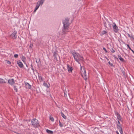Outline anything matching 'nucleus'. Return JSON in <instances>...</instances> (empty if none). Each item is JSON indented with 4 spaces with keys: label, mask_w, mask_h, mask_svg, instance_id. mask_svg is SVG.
I'll use <instances>...</instances> for the list:
<instances>
[{
    "label": "nucleus",
    "mask_w": 134,
    "mask_h": 134,
    "mask_svg": "<svg viewBox=\"0 0 134 134\" xmlns=\"http://www.w3.org/2000/svg\"><path fill=\"white\" fill-rule=\"evenodd\" d=\"M61 115L62 116L64 119H65V117H66V116H65V115L62 112H61Z\"/></svg>",
    "instance_id": "25"
},
{
    "label": "nucleus",
    "mask_w": 134,
    "mask_h": 134,
    "mask_svg": "<svg viewBox=\"0 0 134 134\" xmlns=\"http://www.w3.org/2000/svg\"><path fill=\"white\" fill-rule=\"evenodd\" d=\"M108 25H109V27L110 28H111V24H109Z\"/></svg>",
    "instance_id": "41"
},
{
    "label": "nucleus",
    "mask_w": 134,
    "mask_h": 134,
    "mask_svg": "<svg viewBox=\"0 0 134 134\" xmlns=\"http://www.w3.org/2000/svg\"><path fill=\"white\" fill-rule=\"evenodd\" d=\"M81 72L82 76H83V75L82 74V67L81 66Z\"/></svg>",
    "instance_id": "42"
},
{
    "label": "nucleus",
    "mask_w": 134,
    "mask_h": 134,
    "mask_svg": "<svg viewBox=\"0 0 134 134\" xmlns=\"http://www.w3.org/2000/svg\"><path fill=\"white\" fill-rule=\"evenodd\" d=\"M59 125L61 127H62L63 126V125L61 123L60 121L59 120Z\"/></svg>",
    "instance_id": "29"
},
{
    "label": "nucleus",
    "mask_w": 134,
    "mask_h": 134,
    "mask_svg": "<svg viewBox=\"0 0 134 134\" xmlns=\"http://www.w3.org/2000/svg\"><path fill=\"white\" fill-rule=\"evenodd\" d=\"M25 87L26 88L30 89L31 88V86L27 82H25Z\"/></svg>",
    "instance_id": "13"
},
{
    "label": "nucleus",
    "mask_w": 134,
    "mask_h": 134,
    "mask_svg": "<svg viewBox=\"0 0 134 134\" xmlns=\"http://www.w3.org/2000/svg\"><path fill=\"white\" fill-rule=\"evenodd\" d=\"M46 132L49 134H53V131L48 129L46 130Z\"/></svg>",
    "instance_id": "16"
},
{
    "label": "nucleus",
    "mask_w": 134,
    "mask_h": 134,
    "mask_svg": "<svg viewBox=\"0 0 134 134\" xmlns=\"http://www.w3.org/2000/svg\"><path fill=\"white\" fill-rule=\"evenodd\" d=\"M116 133H117V134H119V132H118V131H116Z\"/></svg>",
    "instance_id": "45"
},
{
    "label": "nucleus",
    "mask_w": 134,
    "mask_h": 134,
    "mask_svg": "<svg viewBox=\"0 0 134 134\" xmlns=\"http://www.w3.org/2000/svg\"><path fill=\"white\" fill-rule=\"evenodd\" d=\"M14 56L15 58H17L18 57V54H16L14 55Z\"/></svg>",
    "instance_id": "35"
},
{
    "label": "nucleus",
    "mask_w": 134,
    "mask_h": 134,
    "mask_svg": "<svg viewBox=\"0 0 134 134\" xmlns=\"http://www.w3.org/2000/svg\"><path fill=\"white\" fill-rule=\"evenodd\" d=\"M113 57L114 58H116V59H117V60H118V58L117 57H116V56H115V55H113Z\"/></svg>",
    "instance_id": "40"
},
{
    "label": "nucleus",
    "mask_w": 134,
    "mask_h": 134,
    "mask_svg": "<svg viewBox=\"0 0 134 134\" xmlns=\"http://www.w3.org/2000/svg\"><path fill=\"white\" fill-rule=\"evenodd\" d=\"M53 55L54 59H55L57 60V55H58V51H56L54 52L53 53Z\"/></svg>",
    "instance_id": "12"
},
{
    "label": "nucleus",
    "mask_w": 134,
    "mask_h": 134,
    "mask_svg": "<svg viewBox=\"0 0 134 134\" xmlns=\"http://www.w3.org/2000/svg\"><path fill=\"white\" fill-rule=\"evenodd\" d=\"M50 119L52 121H54L53 118L51 116H50Z\"/></svg>",
    "instance_id": "27"
},
{
    "label": "nucleus",
    "mask_w": 134,
    "mask_h": 134,
    "mask_svg": "<svg viewBox=\"0 0 134 134\" xmlns=\"http://www.w3.org/2000/svg\"><path fill=\"white\" fill-rule=\"evenodd\" d=\"M31 69L33 70V71H34V69L33 66V65L32 64L31 65Z\"/></svg>",
    "instance_id": "32"
},
{
    "label": "nucleus",
    "mask_w": 134,
    "mask_h": 134,
    "mask_svg": "<svg viewBox=\"0 0 134 134\" xmlns=\"http://www.w3.org/2000/svg\"><path fill=\"white\" fill-rule=\"evenodd\" d=\"M85 80H86L87 79V78L86 77V78H85Z\"/></svg>",
    "instance_id": "47"
},
{
    "label": "nucleus",
    "mask_w": 134,
    "mask_h": 134,
    "mask_svg": "<svg viewBox=\"0 0 134 134\" xmlns=\"http://www.w3.org/2000/svg\"><path fill=\"white\" fill-rule=\"evenodd\" d=\"M68 94L69 95L68 93L67 92V91L65 90L64 91V96L65 97H67V94Z\"/></svg>",
    "instance_id": "19"
},
{
    "label": "nucleus",
    "mask_w": 134,
    "mask_h": 134,
    "mask_svg": "<svg viewBox=\"0 0 134 134\" xmlns=\"http://www.w3.org/2000/svg\"><path fill=\"white\" fill-rule=\"evenodd\" d=\"M67 68L69 72L70 73L72 72V70L73 69V68L72 67H70L69 65L67 64Z\"/></svg>",
    "instance_id": "8"
},
{
    "label": "nucleus",
    "mask_w": 134,
    "mask_h": 134,
    "mask_svg": "<svg viewBox=\"0 0 134 134\" xmlns=\"http://www.w3.org/2000/svg\"><path fill=\"white\" fill-rule=\"evenodd\" d=\"M104 26H105V27L107 28V27L106 26V22H104Z\"/></svg>",
    "instance_id": "38"
},
{
    "label": "nucleus",
    "mask_w": 134,
    "mask_h": 134,
    "mask_svg": "<svg viewBox=\"0 0 134 134\" xmlns=\"http://www.w3.org/2000/svg\"><path fill=\"white\" fill-rule=\"evenodd\" d=\"M7 63L9 64H11V63L10 61H8L7 62Z\"/></svg>",
    "instance_id": "43"
},
{
    "label": "nucleus",
    "mask_w": 134,
    "mask_h": 134,
    "mask_svg": "<svg viewBox=\"0 0 134 134\" xmlns=\"http://www.w3.org/2000/svg\"><path fill=\"white\" fill-rule=\"evenodd\" d=\"M108 63L109 64L111 65V66H113V65L112 63H110V62H108Z\"/></svg>",
    "instance_id": "34"
},
{
    "label": "nucleus",
    "mask_w": 134,
    "mask_h": 134,
    "mask_svg": "<svg viewBox=\"0 0 134 134\" xmlns=\"http://www.w3.org/2000/svg\"><path fill=\"white\" fill-rule=\"evenodd\" d=\"M127 35L129 37H130L131 38H132L134 40V38L133 37V36L132 35H131L130 34L128 33Z\"/></svg>",
    "instance_id": "21"
},
{
    "label": "nucleus",
    "mask_w": 134,
    "mask_h": 134,
    "mask_svg": "<svg viewBox=\"0 0 134 134\" xmlns=\"http://www.w3.org/2000/svg\"><path fill=\"white\" fill-rule=\"evenodd\" d=\"M21 59L23 62H24L25 60L26 59V58L25 56L23 55L22 56Z\"/></svg>",
    "instance_id": "20"
},
{
    "label": "nucleus",
    "mask_w": 134,
    "mask_h": 134,
    "mask_svg": "<svg viewBox=\"0 0 134 134\" xmlns=\"http://www.w3.org/2000/svg\"><path fill=\"white\" fill-rule=\"evenodd\" d=\"M17 31H14L10 35V36L12 37V38L13 39H16L17 37Z\"/></svg>",
    "instance_id": "6"
},
{
    "label": "nucleus",
    "mask_w": 134,
    "mask_h": 134,
    "mask_svg": "<svg viewBox=\"0 0 134 134\" xmlns=\"http://www.w3.org/2000/svg\"><path fill=\"white\" fill-rule=\"evenodd\" d=\"M71 53L73 56L74 59L76 61L80 64L79 61L83 60V58L82 56H81L78 53H76L73 51L71 52Z\"/></svg>",
    "instance_id": "1"
},
{
    "label": "nucleus",
    "mask_w": 134,
    "mask_h": 134,
    "mask_svg": "<svg viewBox=\"0 0 134 134\" xmlns=\"http://www.w3.org/2000/svg\"><path fill=\"white\" fill-rule=\"evenodd\" d=\"M37 9H36V8H35V10H34V12H35L36 11V10H37Z\"/></svg>",
    "instance_id": "44"
},
{
    "label": "nucleus",
    "mask_w": 134,
    "mask_h": 134,
    "mask_svg": "<svg viewBox=\"0 0 134 134\" xmlns=\"http://www.w3.org/2000/svg\"><path fill=\"white\" fill-rule=\"evenodd\" d=\"M117 127L118 129H121V128H122V125L120 124L119 120H118V122L117 123Z\"/></svg>",
    "instance_id": "14"
},
{
    "label": "nucleus",
    "mask_w": 134,
    "mask_h": 134,
    "mask_svg": "<svg viewBox=\"0 0 134 134\" xmlns=\"http://www.w3.org/2000/svg\"><path fill=\"white\" fill-rule=\"evenodd\" d=\"M14 90H15L16 92H17L18 90L16 86H14Z\"/></svg>",
    "instance_id": "30"
},
{
    "label": "nucleus",
    "mask_w": 134,
    "mask_h": 134,
    "mask_svg": "<svg viewBox=\"0 0 134 134\" xmlns=\"http://www.w3.org/2000/svg\"><path fill=\"white\" fill-rule=\"evenodd\" d=\"M118 57L119 58V59L122 62H125V61L122 58L120 55H118Z\"/></svg>",
    "instance_id": "15"
},
{
    "label": "nucleus",
    "mask_w": 134,
    "mask_h": 134,
    "mask_svg": "<svg viewBox=\"0 0 134 134\" xmlns=\"http://www.w3.org/2000/svg\"><path fill=\"white\" fill-rule=\"evenodd\" d=\"M8 83L10 85H13L14 84L15 82L14 79H12L11 80L9 79L8 80Z\"/></svg>",
    "instance_id": "7"
},
{
    "label": "nucleus",
    "mask_w": 134,
    "mask_h": 134,
    "mask_svg": "<svg viewBox=\"0 0 134 134\" xmlns=\"http://www.w3.org/2000/svg\"><path fill=\"white\" fill-rule=\"evenodd\" d=\"M31 123L33 127L35 128L38 127L40 126L39 122L37 119H33L32 120Z\"/></svg>",
    "instance_id": "2"
},
{
    "label": "nucleus",
    "mask_w": 134,
    "mask_h": 134,
    "mask_svg": "<svg viewBox=\"0 0 134 134\" xmlns=\"http://www.w3.org/2000/svg\"><path fill=\"white\" fill-rule=\"evenodd\" d=\"M17 64L19 67L20 68H22L23 66V64L20 60H19L17 61Z\"/></svg>",
    "instance_id": "10"
},
{
    "label": "nucleus",
    "mask_w": 134,
    "mask_h": 134,
    "mask_svg": "<svg viewBox=\"0 0 134 134\" xmlns=\"http://www.w3.org/2000/svg\"><path fill=\"white\" fill-rule=\"evenodd\" d=\"M83 70L84 71V73L83 74V75L85 77L86 76V70L85 69H83Z\"/></svg>",
    "instance_id": "26"
},
{
    "label": "nucleus",
    "mask_w": 134,
    "mask_h": 134,
    "mask_svg": "<svg viewBox=\"0 0 134 134\" xmlns=\"http://www.w3.org/2000/svg\"><path fill=\"white\" fill-rule=\"evenodd\" d=\"M44 0H40V1H38V2L40 3L41 4V5H42L44 2Z\"/></svg>",
    "instance_id": "28"
},
{
    "label": "nucleus",
    "mask_w": 134,
    "mask_h": 134,
    "mask_svg": "<svg viewBox=\"0 0 134 134\" xmlns=\"http://www.w3.org/2000/svg\"><path fill=\"white\" fill-rule=\"evenodd\" d=\"M131 51H132V52L134 54V51L133 50H132Z\"/></svg>",
    "instance_id": "46"
},
{
    "label": "nucleus",
    "mask_w": 134,
    "mask_h": 134,
    "mask_svg": "<svg viewBox=\"0 0 134 134\" xmlns=\"http://www.w3.org/2000/svg\"><path fill=\"white\" fill-rule=\"evenodd\" d=\"M63 26V27L62 29V34H66L67 32H69V26Z\"/></svg>",
    "instance_id": "3"
},
{
    "label": "nucleus",
    "mask_w": 134,
    "mask_h": 134,
    "mask_svg": "<svg viewBox=\"0 0 134 134\" xmlns=\"http://www.w3.org/2000/svg\"><path fill=\"white\" fill-rule=\"evenodd\" d=\"M69 19L68 18H65V20L63 21V26H69L70 25V24L69 23Z\"/></svg>",
    "instance_id": "4"
},
{
    "label": "nucleus",
    "mask_w": 134,
    "mask_h": 134,
    "mask_svg": "<svg viewBox=\"0 0 134 134\" xmlns=\"http://www.w3.org/2000/svg\"><path fill=\"white\" fill-rule=\"evenodd\" d=\"M0 80H0V82H0V83H6V82L5 81H4V80L3 79L0 78Z\"/></svg>",
    "instance_id": "23"
},
{
    "label": "nucleus",
    "mask_w": 134,
    "mask_h": 134,
    "mask_svg": "<svg viewBox=\"0 0 134 134\" xmlns=\"http://www.w3.org/2000/svg\"><path fill=\"white\" fill-rule=\"evenodd\" d=\"M107 33V32L105 31H103L101 32L102 35H104V34H106Z\"/></svg>",
    "instance_id": "24"
},
{
    "label": "nucleus",
    "mask_w": 134,
    "mask_h": 134,
    "mask_svg": "<svg viewBox=\"0 0 134 134\" xmlns=\"http://www.w3.org/2000/svg\"><path fill=\"white\" fill-rule=\"evenodd\" d=\"M33 46V45L32 44H30V48H32V47Z\"/></svg>",
    "instance_id": "39"
},
{
    "label": "nucleus",
    "mask_w": 134,
    "mask_h": 134,
    "mask_svg": "<svg viewBox=\"0 0 134 134\" xmlns=\"http://www.w3.org/2000/svg\"><path fill=\"white\" fill-rule=\"evenodd\" d=\"M38 77L39 80H40V82H41L43 81V79L42 77L41 76H39V75L38 74Z\"/></svg>",
    "instance_id": "17"
},
{
    "label": "nucleus",
    "mask_w": 134,
    "mask_h": 134,
    "mask_svg": "<svg viewBox=\"0 0 134 134\" xmlns=\"http://www.w3.org/2000/svg\"><path fill=\"white\" fill-rule=\"evenodd\" d=\"M119 130L121 134H122V128H121V129H118Z\"/></svg>",
    "instance_id": "31"
},
{
    "label": "nucleus",
    "mask_w": 134,
    "mask_h": 134,
    "mask_svg": "<svg viewBox=\"0 0 134 134\" xmlns=\"http://www.w3.org/2000/svg\"><path fill=\"white\" fill-rule=\"evenodd\" d=\"M17 133L18 134H19V133Z\"/></svg>",
    "instance_id": "52"
},
{
    "label": "nucleus",
    "mask_w": 134,
    "mask_h": 134,
    "mask_svg": "<svg viewBox=\"0 0 134 134\" xmlns=\"http://www.w3.org/2000/svg\"><path fill=\"white\" fill-rule=\"evenodd\" d=\"M129 48V49L131 51L132 49L131 48L130 46H129V45L127 44H125Z\"/></svg>",
    "instance_id": "33"
},
{
    "label": "nucleus",
    "mask_w": 134,
    "mask_h": 134,
    "mask_svg": "<svg viewBox=\"0 0 134 134\" xmlns=\"http://www.w3.org/2000/svg\"><path fill=\"white\" fill-rule=\"evenodd\" d=\"M43 85L44 86L46 87L47 88H49V87L48 86V85L47 83L45 82H43Z\"/></svg>",
    "instance_id": "22"
},
{
    "label": "nucleus",
    "mask_w": 134,
    "mask_h": 134,
    "mask_svg": "<svg viewBox=\"0 0 134 134\" xmlns=\"http://www.w3.org/2000/svg\"><path fill=\"white\" fill-rule=\"evenodd\" d=\"M120 69L121 70V71L122 74H123L124 77L125 78H126V73L125 71V69L124 68H121Z\"/></svg>",
    "instance_id": "11"
},
{
    "label": "nucleus",
    "mask_w": 134,
    "mask_h": 134,
    "mask_svg": "<svg viewBox=\"0 0 134 134\" xmlns=\"http://www.w3.org/2000/svg\"><path fill=\"white\" fill-rule=\"evenodd\" d=\"M38 74L39 75V76H41V74Z\"/></svg>",
    "instance_id": "48"
},
{
    "label": "nucleus",
    "mask_w": 134,
    "mask_h": 134,
    "mask_svg": "<svg viewBox=\"0 0 134 134\" xmlns=\"http://www.w3.org/2000/svg\"><path fill=\"white\" fill-rule=\"evenodd\" d=\"M103 50H104L106 53H107L108 52L107 51L106 48L104 47H103Z\"/></svg>",
    "instance_id": "37"
},
{
    "label": "nucleus",
    "mask_w": 134,
    "mask_h": 134,
    "mask_svg": "<svg viewBox=\"0 0 134 134\" xmlns=\"http://www.w3.org/2000/svg\"><path fill=\"white\" fill-rule=\"evenodd\" d=\"M111 51L112 53H114L115 52L114 49L113 48H112L111 50Z\"/></svg>",
    "instance_id": "36"
},
{
    "label": "nucleus",
    "mask_w": 134,
    "mask_h": 134,
    "mask_svg": "<svg viewBox=\"0 0 134 134\" xmlns=\"http://www.w3.org/2000/svg\"><path fill=\"white\" fill-rule=\"evenodd\" d=\"M41 4H41H40V3L39 2V3H38V2H37L35 8L38 9Z\"/></svg>",
    "instance_id": "18"
},
{
    "label": "nucleus",
    "mask_w": 134,
    "mask_h": 134,
    "mask_svg": "<svg viewBox=\"0 0 134 134\" xmlns=\"http://www.w3.org/2000/svg\"><path fill=\"white\" fill-rule=\"evenodd\" d=\"M26 66H27V65L26 64Z\"/></svg>",
    "instance_id": "51"
},
{
    "label": "nucleus",
    "mask_w": 134,
    "mask_h": 134,
    "mask_svg": "<svg viewBox=\"0 0 134 134\" xmlns=\"http://www.w3.org/2000/svg\"><path fill=\"white\" fill-rule=\"evenodd\" d=\"M107 60H109V59H108L107 58Z\"/></svg>",
    "instance_id": "49"
},
{
    "label": "nucleus",
    "mask_w": 134,
    "mask_h": 134,
    "mask_svg": "<svg viewBox=\"0 0 134 134\" xmlns=\"http://www.w3.org/2000/svg\"><path fill=\"white\" fill-rule=\"evenodd\" d=\"M115 114L117 116V118L119 120L121 121V117L120 115V114L118 113L115 112Z\"/></svg>",
    "instance_id": "9"
},
{
    "label": "nucleus",
    "mask_w": 134,
    "mask_h": 134,
    "mask_svg": "<svg viewBox=\"0 0 134 134\" xmlns=\"http://www.w3.org/2000/svg\"><path fill=\"white\" fill-rule=\"evenodd\" d=\"M113 24L114 25H113L112 26L113 29L115 33H117L119 31L118 27L116 25L115 23H114Z\"/></svg>",
    "instance_id": "5"
},
{
    "label": "nucleus",
    "mask_w": 134,
    "mask_h": 134,
    "mask_svg": "<svg viewBox=\"0 0 134 134\" xmlns=\"http://www.w3.org/2000/svg\"><path fill=\"white\" fill-rule=\"evenodd\" d=\"M36 62L37 63H38L37 62V61H36Z\"/></svg>",
    "instance_id": "50"
}]
</instances>
